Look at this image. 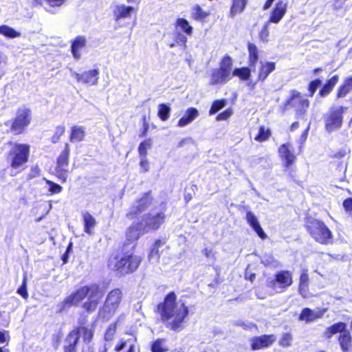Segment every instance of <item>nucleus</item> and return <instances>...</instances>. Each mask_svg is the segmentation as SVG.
<instances>
[{"label":"nucleus","mask_w":352,"mask_h":352,"mask_svg":"<svg viewBox=\"0 0 352 352\" xmlns=\"http://www.w3.org/2000/svg\"><path fill=\"white\" fill-rule=\"evenodd\" d=\"M155 313L157 314L165 327L174 331H179L184 329V324L189 314V308L184 302H177L175 292H169L159 302Z\"/></svg>","instance_id":"f257e3e1"},{"label":"nucleus","mask_w":352,"mask_h":352,"mask_svg":"<svg viewBox=\"0 0 352 352\" xmlns=\"http://www.w3.org/2000/svg\"><path fill=\"white\" fill-rule=\"evenodd\" d=\"M103 296V290L98 283L81 286L60 302L59 312H62L73 305H78L86 298V300L82 303L81 307L86 313L91 314L98 308Z\"/></svg>","instance_id":"f03ea898"},{"label":"nucleus","mask_w":352,"mask_h":352,"mask_svg":"<svg viewBox=\"0 0 352 352\" xmlns=\"http://www.w3.org/2000/svg\"><path fill=\"white\" fill-rule=\"evenodd\" d=\"M126 243H123L120 252L116 255H110L107 261V268L120 276L135 273L140 267L144 256L136 252V244L130 250H126Z\"/></svg>","instance_id":"7ed1b4c3"},{"label":"nucleus","mask_w":352,"mask_h":352,"mask_svg":"<svg viewBox=\"0 0 352 352\" xmlns=\"http://www.w3.org/2000/svg\"><path fill=\"white\" fill-rule=\"evenodd\" d=\"M9 149L5 153L7 167L11 171V175L21 173L27 168L30 157V146L26 143L9 141L7 143Z\"/></svg>","instance_id":"20e7f679"},{"label":"nucleus","mask_w":352,"mask_h":352,"mask_svg":"<svg viewBox=\"0 0 352 352\" xmlns=\"http://www.w3.org/2000/svg\"><path fill=\"white\" fill-rule=\"evenodd\" d=\"M304 228L316 243L325 245L333 244V233L322 219L309 214L306 215L304 219Z\"/></svg>","instance_id":"39448f33"},{"label":"nucleus","mask_w":352,"mask_h":352,"mask_svg":"<svg viewBox=\"0 0 352 352\" xmlns=\"http://www.w3.org/2000/svg\"><path fill=\"white\" fill-rule=\"evenodd\" d=\"M124 295L120 288L116 287L108 292L102 306L99 307L98 316L103 321H109L119 311Z\"/></svg>","instance_id":"423d86ee"},{"label":"nucleus","mask_w":352,"mask_h":352,"mask_svg":"<svg viewBox=\"0 0 352 352\" xmlns=\"http://www.w3.org/2000/svg\"><path fill=\"white\" fill-rule=\"evenodd\" d=\"M310 106L309 99L305 98L303 95L297 89H291L289 96L283 103L280 109L283 113L289 109H293L296 117L306 115Z\"/></svg>","instance_id":"0eeeda50"},{"label":"nucleus","mask_w":352,"mask_h":352,"mask_svg":"<svg viewBox=\"0 0 352 352\" xmlns=\"http://www.w3.org/2000/svg\"><path fill=\"white\" fill-rule=\"evenodd\" d=\"M32 120V113L30 108H18L14 117L9 121V130L14 135L23 134L26 132Z\"/></svg>","instance_id":"6e6552de"},{"label":"nucleus","mask_w":352,"mask_h":352,"mask_svg":"<svg viewBox=\"0 0 352 352\" xmlns=\"http://www.w3.org/2000/svg\"><path fill=\"white\" fill-rule=\"evenodd\" d=\"M346 110V107L338 106L331 107L323 114L324 129L327 133H332L342 128L344 123V113Z\"/></svg>","instance_id":"1a4fd4ad"},{"label":"nucleus","mask_w":352,"mask_h":352,"mask_svg":"<svg viewBox=\"0 0 352 352\" xmlns=\"http://www.w3.org/2000/svg\"><path fill=\"white\" fill-rule=\"evenodd\" d=\"M232 65V58L228 54H225L221 59L219 68L212 71L210 84L211 85L225 84L231 78Z\"/></svg>","instance_id":"9d476101"},{"label":"nucleus","mask_w":352,"mask_h":352,"mask_svg":"<svg viewBox=\"0 0 352 352\" xmlns=\"http://www.w3.org/2000/svg\"><path fill=\"white\" fill-rule=\"evenodd\" d=\"M70 153L71 149L69 143L65 142L63 149L56 160L55 176L63 184L65 183L68 178Z\"/></svg>","instance_id":"9b49d317"},{"label":"nucleus","mask_w":352,"mask_h":352,"mask_svg":"<svg viewBox=\"0 0 352 352\" xmlns=\"http://www.w3.org/2000/svg\"><path fill=\"white\" fill-rule=\"evenodd\" d=\"M166 208L164 210H160L157 212H147L142 216V226L146 232L150 231L155 232L158 230L165 223L166 219V214L165 213Z\"/></svg>","instance_id":"f8f14e48"},{"label":"nucleus","mask_w":352,"mask_h":352,"mask_svg":"<svg viewBox=\"0 0 352 352\" xmlns=\"http://www.w3.org/2000/svg\"><path fill=\"white\" fill-rule=\"evenodd\" d=\"M153 201L152 190H148L142 194L141 197L136 199L135 205L130 207L129 212L126 214V218L130 220L137 219L143 212H144Z\"/></svg>","instance_id":"ddd939ff"},{"label":"nucleus","mask_w":352,"mask_h":352,"mask_svg":"<svg viewBox=\"0 0 352 352\" xmlns=\"http://www.w3.org/2000/svg\"><path fill=\"white\" fill-rule=\"evenodd\" d=\"M292 283V272L288 270H281L274 275L273 280L268 282L267 286L276 292H282Z\"/></svg>","instance_id":"4468645a"},{"label":"nucleus","mask_w":352,"mask_h":352,"mask_svg":"<svg viewBox=\"0 0 352 352\" xmlns=\"http://www.w3.org/2000/svg\"><path fill=\"white\" fill-rule=\"evenodd\" d=\"M278 153L280 159L283 162V167L286 169L292 168L296 162V155L289 143L280 144L278 148Z\"/></svg>","instance_id":"2eb2a0df"},{"label":"nucleus","mask_w":352,"mask_h":352,"mask_svg":"<svg viewBox=\"0 0 352 352\" xmlns=\"http://www.w3.org/2000/svg\"><path fill=\"white\" fill-rule=\"evenodd\" d=\"M276 340L274 334H262L256 336L250 339V349L252 351H258L272 346Z\"/></svg>","instance_id":"dca6fc26"},{"label":"nucleus","mask_w":352,"mask_h":352,"mask_svg":"<svg viewBox=\"0 0 352 352\" xmlns=\"http://www.w3.org/2000/svg\"><path fill=\"white\" fill-rule=\"evenodd\" d=\"M70 333L75 338H78L79 341L80 337L85 344H89L93 340L94 335V328L90 327L88 324H85V322H79V325L71 330Z\"/></svg>","instance_id":"f3484780"},{"label":"nucleus","mask_w":352,"mask_h":352,"mask_svg":"<svg viewBox=\"0 0 352 352\" xmlns=\"http://www.w3.org/2000/svg\"><path fill=\"white\" fill-rule=\"evenodd\" d=\"M99 70L98 69H90L82 73L74 72L73 76L79 83L88 86H92L98 82Z\"/></svg>","instance_id":"a211bd4d"},{"label":"nucleus","mask_w":352,"mask_h":352,"mask_svg":"<svg viewBox=\"0 0 352 352\" xmlns=\"http://www.w3.org/2000/svg\"><path fill=\"white\" fill-rule=\"evenodd\" d=\"M146 231L140 221L132 223L129 226L125 232L126 245L129 243L137 241L142 235L144 234Z\"/></svg>","instance_id":"6ab92c4d"},{"label":"nucleus","mask_w":352,"mask_h":352,"mask_svg":"<svg viewBox=\"0 0 352 352\" xmlns=\"http://www.w3.org/2000/svg\"><path fill=\"white\" fill-rule=\"evenodd\" d=\"M326 311V309H322L318 312H315L309 307H305L301 310L298 320L301 322H305L306 324L311 323L322 318Z\"/></svg>","instance_id":"aec40b11"},{"label":"nucleus","mask_w":352,"mask_h":352,"mask_svg":"<svg viewBox=\"0 0 352 352\" xmlns=\"http://www.w3.org/2000/svg\"><path fill=\"white\" fill-rule=\"evenodd\" d=\"M287 3L282 0L278 1L272 9L267 23H278L287 12Z\"/></svg>","instance_id":"412c9836"},{"label":"nucleus","mask_w":352,"mask_h":352,"mask_svg":"<svg viewBox=\"0 0 352 352\" xmlns=\"http://www.w3.org/2000/svg\"><path fill=\"white\" fill-rule=\"evenodd\" d=\"M126 334L129 335L130 337L126 340H120L114 348V351L116 352L121 351L127 345L129 346V348L126 352H135V346L138 342L136 336L131 332H126Z\"/></svg>","instance_id":"4be33fe9"},{"label":"nucleus","mask_w":352,"mask_h":352,"mask_svg":"<svg viewBox=\"0 0 352 352\" xmlns=\"http://www.w3.org/2000/svg\"><path fill=\"white\" fill-rule=\"evenodd\" d=\"M245 220L251 227V228L256 233V234L263 240L267 239V236L263 230L262 227L258 223V221L255 214L251 212L248 211L245 215Z\"/></svg>","instance_id":"5701e85b"},{"label":"nucleus","mask_w":352,"mask_h":352,"mask_svg":"<svg viewBox=\"0 0 352 352\" xmlns=\"http://www.w3.org/2000/svg\"><path fill=\"white\" fill-rule=\"evenodd\" d=\"M276 69V63L274 62L267 61L262 63L260 65L258 75L257 81L264 82L267 76Z\"/></svg>","instance_id":"b1692460"},{"label":"nucleus","mask_w":352,"mask_h":352,"mask_svg":"<svg viewBox=\"0 0 352 352\" xmlns=\"http://www.w3.org/2000/svg\"><path fill=\"white\" fill-rule=\"evenodd\" d=\"M339 81V76L335 74L326 80L318 91V96L320 98L327 96L333 89L334 87Z\"/></svg>","instance_id":"393cba45"},{"label":"nucleus","mask_w":352,"mask_h":352,"mask_svg":"<svg viewBox=\"0 0 352 352\" xmlns=\"http://www.w3.org/2000/svg\"><path fill=\"white\" fill-rule=\"evenodd\" d=\"M345 331H346V324L344 322H338L326 328L325 331L323 332V337L329 340L335 334L338 333L340 334Z\"/></svg>","instance_id":"a878e982"},{"label":"nucleus","mask_w":352,"mask_h":352,"mask_svg":"<svg viewBox=\"0 0 352 352\" xmlns=\"http://www.w3.org/2000/svg\"><path fill=\"white\" fill-rule=\"evenodd\" d=\"M338 342L342 352H350L352 348V336L346 330L338 336Z\"/></svg>","instance_id":"bb28decb"},{"label":"nucleus","mask_w":352,"mask_h":352,"mask_svg":"<svg viewBox=\"0 0 352 352\" xmlns=\"http://www.w3.org/2000/svg\"><path fill=\"white\" fill-rule=\"evenodd\" d=\"M249 0H232L228 16L234 18L236 15L240 14L245 10Z\"/></svg>","instance_id":"cd10ccee"},{"label":"nucleus","mask_w":352,"mask_h":352,"mask_svg":"<svg viewBox=\"0 0 352 352\" xmlns=\"http://www.w3.org/2000/svg\"><path fill=\"white\" fill-rule=\"evenodd\" d=\"M166 243L164 239H156L152 244L148 254V259L149 261L155 260L156 263H159L160 260L161 254L160 252V248Z\"/></svg>","instance_id":"c85d7f7f"},{"label":"nucleus","mask_w":352,"mask_h":352,"mask_svg":"<svg viewBox=\"0 0 352 352\" xmlns=\"http://www.w3.org/2000/svg\"><path fill=\"white\" fill-rule=\"evenodd\" d=\"M85 129L82 126L74 125L71 127L69 140L71 142H80L84 140Z\"/></svg>","instance_id":"c756f323"},{"label":"nucleus","mask_w":352,"mask_h":352,"mask_svg":"<svg viewBox=\"0 0 352 352\" xmlns=\"http://www.w3.org/2000/svg\"><path fill=\"white\" fill-rule=\"evenodd\" d=\"M199 116V111L195 107H189L185 114L178 120V126H184L192 122Z\"/></svg>","instance_id":"7c9ffc66"},{"label":"nucleus","mask_w":352,"mask_h":352,"mask_svg":"<svg viewBox=\"0 0 352 352\" xmlns=\"http://www.w3.org/2000/svg\"><path fill=\"white\" fill-rule=\"evenodd\" d=\"M86 45V39L82 36H76L74 40L72 42L71 45V52L73 56L76 59H79L80 58V50L85 47Z\"/></svg>","instance_id":"2f4dec72"},{"label":"nucleus","mask_w":352,"mask_h":352,"mask_svg":"<svg viewBox=\"0 0 352 352\" xmlns=\"http://www.w3.org/2000/svg\"><path fill=\"white\" fill-rule=\"evenodd\" d=\"M132 11H136L132 6L125 5L117 6L113 11V16L116 21H119L122 19L130 17Z\"/></svg>","instance_id":"473e14b6"},{"label":"nucleus","mask_w":352,"mask_h":352,"mask_svg":"<svg viewBox=\"0 0 352 352\" xmlns=\"http://www.w3.org/2000/svg\"><path fill=\"white\" fill-rule=\"evenodd\" d=\"M351 91H352V76L346 78L338 87L336 95V98H344Z\"/></svg>","instance_id":"72a5a7b5"},{"label":"nucleus","mask_w":352,"mask_h":352,"mask_svg":"<svg viewBox=\"0 0 352 352\" xmlns=\"http://www.w3.org/2000/svg\"><path fill=\"white\" fill-rule=\"evenodd\" d=\"M209 15L210 12L204 10L199 4L194 5L191 8L190 17L194 21L204 22Z\"/></svg>","instance_id":"f704fd0d"},{"label":"nucleus","mask_w":352,"mask_h":352,"mask_svg":"<svg viewBox=\"0 0 352 352\" xmlns=\"http://www.w3.org/2000/svg\"><path fill=\"white\" fill-rule=\"evenodd\" d=\"M78 342V338H75L69 331L64 340L63 352H77Z\"/></svg>","instance_id":"c9c22d12"},{"label":"nucleus","mask_w":352,"mask_h":352,"mask_svg":"<svg viewBox=\"0 0 352 352\" xmlns=\"http://www.w3.org/2000/svg\"><path fill=\"white\" fill-rule=\"evenodd\" d=\"M84 232L88 234H92V230L96 225V219L88 212H85L82 214Z\"/></svg>","instance_id":"e433bc0d"},{"label":"nucleus","mask_w":352,"mask_h":352,"mask_svg":"<svg viewBox=\"0 0 352 352\" xmlns=\"http://www.w3.org/2000/svg\"><path fill=\"white\" fill-rule=\"evenodd\" d=\"M309 278L308 270L307 269L302 270L300 272L299 283H298V292L300 294H303L309 291Z\"/></svg>","instance_id":"4c0bfd02"},{"label":"nucleus","mask_w":352,"mask_h":352,"mask_svg":"<svg viewBox=\"0 0 352 352\" xmlns=\"http://www.w3.org/2000/svg\"><path fill=\"white\" fill-rule=\"evenodd\" d=\"M247 46L248 51L249 66L254 67L259 58L258 50L256 45L254 43H248Z\"/></svg>","instance_id":"58836bf2"},{"label":"nucleus","mask_w":352,"mask_h":352,"mask_svg":"<svg viewBox=\"0 0 352 352\" xmlns=\"http://www.w3.org/2000/svg\"><path fill=\"white\" fill-rule=\"evenodd\" d=\"M271 135V130L261 125L258 127V131L257 135L254 137V140L258 142H263L267 141L270 138Z\"/></svg>","instance_id":"ea45409f"},{"label":"nucleus","mask_w":352,"mask_h":352,"mask_svg":"<svg viewBox=\"0 0 352 352\" xmlns=\"http://www.w3.org/2000/svg\"><path fill=\"white\" fill-rule=\"evenodd\" d=\"M232 76H237L241 80H247L251 76V71L248 67H238L232 71Z\"/></svg>","instance_id":"a19ab883"},{"label":"nucleus","mask_w":352,"mask_h":352,"mask_svg":"<svg viewBox=\"0 0 352 352\" xmlns=\"http://www.w3.org/2000/svg\"><path fill=\"white\" fill-rule=\"evenodd\" d=\"M170 111L168 104L160 103L158 105L157 116L162 121H166L170 117Z\"/></svg>","instance_id":"79ce46f5"},{"label":"nucleus","mask_w":352,"mask_h":352,"mask_svg":"<svg viewBox=\"0 0 352 352\" xmlns=\"http://www.w3.org/2000/svg\"><path fill=\"white\" fill-rule=\"evenodd\" d=\"M175 26L179 27L181 30L188 36L192 34V27L190 25L188 20L184 18L177 19Z\"/></svg>","instance_id":"37998d69"},{"label":"nucleus","mask_w":352,"mask_h":352,"mask_svg":"<svg viewBox=\"0 0 352 352\" xmlns=\"http://www.w3.org/2000/svg\"><path fill=\"white\" fill-rule=\"evenodd\" d=\"M118 321L111 322L106 329L104 333V340L107 342L113 340L117 331Z\"/></svg>","instance_id":"c03bdc74"},{"label":"nucleus","mask_w":352,"mask_h":352,"mask_svg":"<svg viewBox=\"0 0 352 352\" xmlns=\"http://www.w3.org/2000/svg\"><path fill=\"white\" fill-rule=\"evenodd\" d=\"M293 335L291 332L283 333L279 340L278 345L282 348H287L292 345Z\"/></svg>","instance_id":"a18cd8bd"},{"label":"nucleus","mask_w":352,"mask_h":352,"mask_svg":"<svg viewBox=\"0 0 352 352\" xmlns=\"http://www.w3.org/2000/svg\"><path fill=\"white\" fill-rule=\"evenodd\" d=\"M65 131H66V128L64 125H63V124L57 125L55 127L54 134L52 135V137L50 138L51 143H52V144L58 143L60 141V138L65 135Z\"/></svg>","instance_id":"49530a36"},{"label":"nucleus","mask_w":352,"mask_h":352,"mask_svg":"<svg viewBox=\"0 0 352 352\" xmlns=\"http://www.w3.org/2000/svg\"><path fill=\"white\" fill-rule=\"evenodd\" d=\"M0 34L10 38H14L20 36L19 32L7 25H0Z\"/></svg>","instance_id":"de8ad7c7"},{"label":"nucleus","mask_w":352,"mask_h":352,"mask_svg":"<svg viewBox=\"0 0 352 352\" xmlns=\"http://www.w3.org/2000/svg\"><path fill=\"white\" fill-rule=\"evenodd\" d=\"M152 144L153 141L151 138L145 139L144 141L140 142L138 148L140 157H146L147 149L150 148L152 146Z\"/></svg>","instance_id":"09e8293b"},{"label":"nucleus","mask_w":352,"mask_h":352,"mask_svg":"<svg viewBox=\"0 0 352 352\" xmlns=\"http://www.w3.org/2000/svg\"><path fill=\"white\" fill-rule=\"evenodd\" d=\"M165 339L157 338L151 345V352H166L168 349L163 346Z\"/></svg>","instance_id":"8fccbe9b"},{"label":"nucleus","mask_w":352,"mask_h":352,"mask_svg":"<svg viewBox=\"0 0 352 352\" xmlns=\"http://www.w3.org/2000/svg\"><path fill=\"white\" fill-rule=\"evenodd\" d=\"M227 104V100L226 99H220L216 100L212 102V105L209 109V114L213 115L220 109L223 108Z\"/></svg>","instance_id":"3c124183"},{"label":"nucleus","mask_w":352,"mask_h":352,"mask_svg":"<svg viewBox=\"0 0 352 352\" xmlns=\"http://www.w3.org/2000/svg\"><path fill=\"white\" fill-rule=\"evenodd\" d=\"M17 294L24 299H28L29 294L28 292V278L26 276H23L21 285L17 289Z\"/></svg>","instance_id":"603ef678"},{"label":"nucleus","mask_w":352,"mask_h":352,"mask_svg":"<svg viewBox=\"0 0 352 352\" xmlns=\"http://www.w3.org/2000/svg\"><path fill=\"white\" fill-rule=\"evenodd\" d=\"M45 182L49 187L48 191L52 195L58 194L63 190V187L53 181L45 179Z\"/></svg>","instance_id":"864d4df0"},{"label":"nucleus","mask_w":352,"mask_h":352,"mask_svg":"<svg viewBox=\"0 0 352 352\" xmlns=\"http://www.w3.org/2000/svg\"><path fill=\"white\" fill-rule=\"evenodd\" d=\"M321 82L322 81L319 78H315L309 82L307 85L309 96L312 97L314 95Z\"/></svg>","instance_id":"5fc2aeb1"},{"label":"nucleus","mask_w":352,"mask_h":352,"mask_svg":"<svg viewBox=\"0 0 352 352\" xmlns=\"http://www.w3.org/2000/svg\"><path fill=\"white\" fill-rule=\"evenodd\" d=\"M261 263L265 267H275L277 265V261L272 254H265L263 256Z\"/></svg>","instance_id":"6e6d98bb"},{"label":"nucleus","mask_w":352,"mask_h":352,"mask_svg":"<svg viewBox=\"0 0 352 352\" xmlns=\"http://www.w3.org/2000/svg\"><path fill=\"white\" fill-rule=\"evenodd\" d=\"M349 153L350 149L346 147H344L341 148L340 149L333 153L331 157L336 160H341L345 157Z\"/></svg>","instance_id":"4d7b16f0"},{"label":"nucleus","mask_w":352,"mask_h":352,"mask_svg":"<svg viewBox=\"0 0 352 352\" xmlns=\"http://www.w3.org/2000/svg\"><path fill=\"white\" fill-rule=\"evenodd\" d=\"M270 23H266L262 28L261 30L259 32V38L263 42H267L268 41L269 37V30H268V24Z\"/></svg>","instance_id":"13d9d810"},{"label":"nucleus","mask_w":352,"mask_h":352,"mask_svg":"<svg viewBox=\"0 0 352 352\" xmlns=\"http://www.w3.org/2000/svg\"><path fill=\"white\" fill-rule=\"evenodd\" d=\"M342 207L346 214H352V197L343 200Z\"/></svg>","instance_id":"bf43d9fd"},{"label":"nucleus","mask_w":352,"mask_h":352,"mask_svg":"<svg viewBox=\"0 0 352 352\" xmlns=\"http://www.w3.org/2000/svg\"><path fill=\"white\" fill-rule=\"evenodd\" d=\"M140 166L141 168V173H145L149 170L150 166L146 157H140Z\"/></svg>","instance_id":"052dcab7"},{"label":"nucleus","mask_w":352,"mask_h":352,"mask_svg":"<svg viewBox=\"0 0 352 352\" xmlns=\"http://www.w3.org/2000/svg\"><path fill=\"white\" fill-rule=\"evenodd\" d=\"M174 41L179 45H186L187 38L180 32H177L175 36Z\"/></svg>","instance_id":"680f3d73"},{"label":"nucleus","mask_w":352,"mask_h":352,"mask_svg":"<svg viewBox=\"0 0 352 352\" xmlns=\"http://www.w3.org/2000/svg\"><path fill=\"white\" fill-rule=\"evenodd\" d=\"M232 113V111L230 108L226 109L223 111L219 113L217 117V120H227Z\"/></svg>","instance_id":"e2e57ef3"},{"label":"nucleus","mask_w":352,"mask_h":352,"mask_svg":"<svg viewBox=\"0 0 352 352\" xmlns=\"http://www.w3.org/2000/svg\"><path fill=\"white\" fill-rule=\"evenodd\" d=\"M9 332L6 330H0V344L8 342L10 340Z\"/></svg>","instance_id":"0e129e2a"},{"label":"nucleus","mask_w":352,"mask_h":352,"mask_svg":"<svg viewBox=\"0 0 352 352\" xmlns=\"http://www.w3.org/2000/svg\"><path fill=\"white\" fill-rule=\"evenodd\" d=\"M310 129V124H308L307 128L302 131L300 137V144H304L307 139L309 131Z\"/></svg>","instance_id":"69168bd1"},{"label":"nucleus","mask_w":352,"mask_h":352,"mask_svg":"<svg viewBox=\"0 0 352 352\" xmlns=\"http://www.w3.org/2000/svg\"><path fill=\"white\" fill-rule=\"evenodd\" d=\"M41 173V169L38 166H34L31 168L30 173L29 175L30 178H33L38 176Z\"/></svg>","instance_id":"338daca9"},{"label":"nucleus","mask_w":352,"mask_h":352,"mask_svg":"<svg viewBox=\"0 0 352 352\" xmlns=\"http://www.w3.org/2000/svg\"><path fill=\"white\" fill-rule=\"evenodd\" d=\"M49 6L51 7H59L62 6L65 0H45Z\"/></svg>","instance_id":"774afa93"}]
</instances>
